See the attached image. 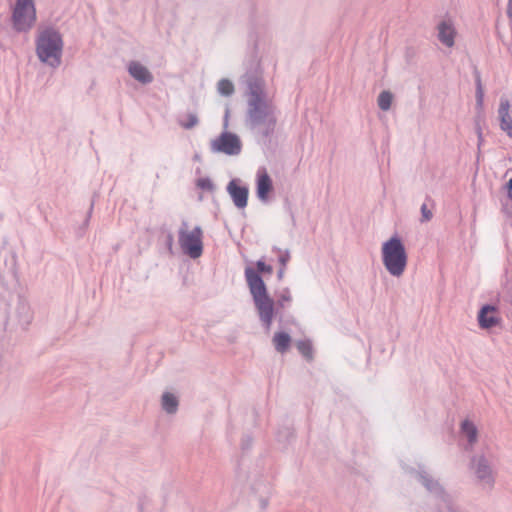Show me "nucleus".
I'll list each match as a JSON object with an SVG mask.
<instances>
[{
    "instance_id": "18",
    "label": "nucleus",
    "mask_w": 512,
    "mask_h": 512,
    "mask_svg": "<svg viewBox=\"0 0 512 512\" xmlns=\"http://www.w3.org/2000/svg\"><path fill=\"white\" fill-rule=\"evenodd\" d=\"M161 404H162L163 410L166 413L175 414L178 410L179 401H178V398L174 394H172L170 392H165L162 395Z\"/></svg>"
},
{
    "instance_id": "6",
    "label": "nucleus",
    "mask_w": 512,
    "mask_h": 512,
    "mask_svg": "<svg viewBox=\"0 0 512 512\" xmlns=\"http://www.w3.org/2000/svg\"><path fill=\"white\" fill-rule=\"evenodd\" d=\"M36 22V9L33 0H16L12 11V24L17 32L29 31Z\"/></svg>"
},
{
    "instance_id": "29",
    "label": "nucleus",
    "mask_w": 512,
    "mask_h": 512,
    "mask_svg": "<svg viewBox=\"0 0 512 512\" xmlns=\"http://www.w3.org/2000/svg\"><path fill=\"white\" fill-rule=\"evenodd\" d=\"M475 130H476V134H477V138H478V149L480 150V147L484 142V138H483L482 128L478 123H476Z\"/></svg>"
},
{
    "instance_id": "23",
    "label": "nucleus",
    "mask_w": 512,
    "mask_h": 512,
    "mask_svg": "<svg viewBox=\"0 0 512 512\" xmlns=\"http://www.w3.org/2000/svg\"><path fill=\"white\" fill-rule=\"evenodd\" d=\"M484 101V90L482 87L481 77L479 73L476 74V105L482 108Z\"/></svg>"
},
{
    "instance_id": "34",
    "label": "nucleus",
    "mask_w": 512,
    "mask_h": 512,
    "mask_svg": "<svg viewBox=\"0 0 512 512\" xmlns=\"http://www.w3.org/2000/svg\"><path fill=\"white\" fill-rule=\"evenodd\" d=\"M167 244H168L169 249H171L172 244H173V236H172V234H168V236H167Z\"/></svg>"
},
{
    "instance_id": "33",
    "label": "nucleus",
    "mask_w": 512,
    "mask_h": 512,
    "mask_svg": "<svg viewBox=\"0 0 512 512\" xmlns=\"http://www.w3.org/2000/svg\"><path fill=\"white\" fill-rule=\"evenodd\" d=\"M92 209H93V205H91V207H90V209H89V212H88V215H87V217H86V219H85V221H84V225H85V226H87V225H88V223H89V219H90V217H91Z\"/></svg>"
},
{
    "instance_id": "19",
    "label": "nucleus",
    "mask_w": 512,
    "mask_h": 512,
    "mask_svg": "<svg viewBox=\"0 0 512 512\" xmlns=\"http://www.w3.org/2000/svg\"><path fill=\"white\" fill-rule=\"evenodd\" d=\"M273 343L277 352L285 353L290 347L291 337L286 332H278L273 337Z\"/></svg>"
},
{
    "instance_id": "25",
    "label": "nucleus",
    "mask_w": 512,
    "mask_h": 512,
    "mask_svg": "<svg viewBox=\"0 0 512 512\" xmlns=\"http://www.w3.org/2000/svg\"><path fill=\"white\" fill-rule=\"evenodd\" d=\"M197 186L203 190L212 191L214 189V184L212 180L208 177L199 178L197 180Z\"/></svg>"
},
{
    "instance_id": "20",
    "label": "nucleus",
    "mask_w": 512,
    "mask_h": 512,
    "mask_svg": "<svg viewBox=\"0 0 512 512\" xmlns=\"http://www.w3.org/2000/svg\"><path fill=\"white\" fill-rule=\"evenodd\" d=\"M297 349L299 353L307 360H313V346L309 340H301L297 342Z\"/></svg>"
},
{
    "instance_id": "13",
    "label": "nucleus",
    "mask_w": 512,
    "mask_h": 512,
    "mask_svg": "<svg viewBox=\"0 0 512 512\" xmlns=\"http://www.w3.org/2000/svg\"><path fill=\"white\" fill-rule=\"evenodd\" d=\"M477 320L479 327L482 329H491L501 322V319L497 316V308L490 304L481 307Z\"/></svg>"
},
{
    "instance_id": "21",
    "label": "nucleus",
    "mask_w": 512,
    "mask_h": 512,
    "mask_svg": "<svg viewBox=\"0 0 512 512\" xmlns=\"http://www.w3.org/2000/svg\"><path fill=\"white\" fill-rule=\"evenodd\" d=\"M393 95L389 91H382L378 96V106L383 111H388L391 107Z\"/></svg>"
},
{
    "instance_id": "12",
    "label": "nucleus",
    "mask_w": 512,
    "mask_h": 512,
    "mask_svg": "<svg viewBox=\"0 0 512 512\" xmlns=\"http://www.w3.org/2000/svg\"><path fill=\"white\" fill-rule=\"evenodd\" d=\"M129 75L142 85H148L154 81L152 72L141 62L133 60L127 64Z\"/></svg>"
},
{
    "instance_id": "26",
    "label": "nucleus",
    "mask_w": 512,
    "mask_h": 512,
    "mask_svg": "<svg viewBox=\"0 0 512 512\" xmlns=\"http://www.w3.org/2000/svg\"><path fill=\"white\" fill-rule=\"evenodd\" d=\"M433 212L431 209L428 208L426 203H423L421 206V222H428L432 219Z\"/></svg>"
},
{
    "instance_id": "10",
    "label": "nucleus",
    "mask_w": 512,
    "mask_h": 512,
    "mask_svg": "<svg viewBox=\"0 0 512 512\" xmlns=\"http://www.w3.org/2000/svg\"><path fill=\"white\" fill-rule=\"evenodd\" d=\"M226 189L238 209H244L247 206L249 189L246 185H241L240 179H232Z\"/></svg>"
},
{
    "instance_id": "31",
    "label": "nucleus",
    "mask_w": 512,
    "mask_h": 512,
    "mask_svg": "<svg viewBox=\"0 0 512 512\" xmlns=\"http://www.w3.org/2000/svg\"><path fill=\"white\" fill-rule=\"evenodd\" d=\"M507 14L508 17L512 20V0H508Z\"/></svg>"
},
{
    "instance_id": "17",
    "label": "nucleus",
    "mask_w": 512,
    "mask_h": 512,
    "mask_svg": "<svg viewBox=\"0 0 512 512\" xmlns=\"http://www.w3.org/2000/svg\"><path fill=\"white\" fill-rule=\"evenodd\" d=\"M461 432L467 437L468 445L466 450H471L473 445L477 442L478 430L475 424L466 419L461 423Z\"/></svg>"
},
{
    "instance_id": "22",
    "label": "nucleus",
    "mask_w": 512,
    "mask_h": 512,
    "mask_svg": "<svg viewBox=\"0 0 512 512\" xmlns=\"http://www.w3.org/2000/svg\"><path fill=\"white\" fill-rule=\"evenodd\" d=\"M217 91L222 96H231L234 93V85L228 79H221L217 84Z\"/></svg>"
},
{
    "instance_id": "35",
    "label": "nucleus",
    "mask_w": 512,
    "mask_h": 512,
    "mask_svg": "<svg viewBox=\"0 0 512 512\" xmlns=\"http://www.w3.org/2000/svg\"><path fill=\"white\" fill-rule=\"evenodd\" d=\"M279 259H280L281 263H282L283 265H285V264H286V262H287L290 258L282 257V258H279Z\"/></svg>"
},
{
    "instance_id": "36",
    "label": "nucleus",
    "mask_w": 512,
    "mask_h": 512,
    "mask_svg": "<svg viewBox=\"0 0 512 512\" xmlns=\"http://www.w3.org/2000/svg\"><path fill=\"white\" fill-rule=\"evenodd\" d=\"M264 488H265L267 494H270V486H269V484H265Z\"/></svg>"
},
{
    "instance_id": "14",
    "label": "nucleus",
    "mask_w": 512,
    "mask_h": 512,
    "mask_svg": "<svg viewBox=\"0 0 512 512\" xmlns=\"http://www.w3.org/2000/svg\"><path fill=\"white\" fill-rule=\"evenodd\" d=\"M498 118L500 121L501 130L505 132L508 137L512 138V116L510 114V102L506 98L500 99Z\"/></svg>"
},
{
    "instance_id": "16",
    "label": "nucleus",
    "mask_w": 512,
    "mask_h": 512,
    "mask_svg": "<svg viewBox=\"0 0 512 512\" xmlns=\"http://www.w3.org/2000/svg\"><path fill=\"white\" fill-rule=\"evenodd\" d=\"M383 262L391 275L399 277L407 265V258H383Z\"/></svg>"
},
{
    "instance_id": "1",
    "label": "nucleus",
    "mask_w": 512,
    "mask_h": 512,
    "mask_svg": "<svg viewBox=\"0 0 512 512\" xmlns=\"http://www.w3.org/2000/svg\"><path fill=\"white\" fill-rule=\"evenodd\" d=\"M244 78L245 126L258 143L268 145L277 130L278 109L273 97L266 90L262 77L251 73Z\"/></svg>"
},
{
    "instance_id": "2",
    "label": "nucleus",
    "mask_w": 512,
    "mask_h": 512,
    "mask_svg": "<svg viewBox=\"0 0 512 512\" xmlns=\"http://www.w3.org/2000/svg\"><path fill=\"white\" fill-rule=\"evenodd\" d=\"M64 41L54 27L39 28L35 38V52L39 61L51 68H58L62 62Z\"/></svg>"
},
{
    "instance_id": "8",
    "label": "nucleus",
    "mask_w": 512,
    "mask_h": 512,
    "mask_svg": "<svg viewBox=\"0 0 512 512\" xmlns=\"http://www.w3.org/2000/svg\"><path fill=\"white\" fill-rule=\"evenodd\" d=\"M210 150L213 153L236 156L241 153L242 142L235 133L224 131L217 138L211 140Z\"/></svg>"
},
{
    "instance_id": "30",
    "label": "nucleus",
    "mask_w": 512,
    "mask_h": 512,
    "mask_svg": "<svg viewBox=\"0 0 512 512\" xmlns=\"http://www.w3.org/2000/svg\"><path fill=\"white\" fill-rule=\"evenodd\" d=\"M259 503L262 510L266 509L268 506V497H260Z\"/></svg>"
},
{
    "instance_id": "24",
    "label": "nucleus",
    "mask_w": 512,
    "mask_h": 512,
    "mask_svg": "<svg viewBox=\"0 0 512 512\" xmlns=\"http://www.w3.org/2000/svg\"><path fill=\"white\" fill-rule=\"evenodd\" d=\"M198 117L196 114L189 113L184 120H180L179 124L185 129H192L198 124Z\"/></svg>"
},
{
    "instance_id": "3",
    "label": "nucleus",
    "mask_w": 512,
    "mask_h": 512,
    "mask_svg": "<svg viewBox=\"0 0 512 512\" xmlns=\"http://www.w3.org/2000/svg\"><path fill=\"white\" fill-rule=\"evenodd\" d=\"M245 276L259 319L265 329L269 330L274 317V302L267 293L262 277L258 275L254 268L247 267Z\"/></svg>"
},
{
    "instance_id": "27",
    "label": "nucleus",
    "mask_w": 512,
    "mask_h": 512,
    "mask_svg": "<svg viewBox=\"0 0 512 512\" xmlns=\"http://www.w3.org/2000/svg\"><path fill=\"white\" fill-rule=\"evenodd\" d=\"M291 301V295L288 289H285L279 296L277 305L281 308H284L285 303H289Z\"/></svg>"
},
{
    "instance_id": "9",
    "label": "nucleus",
    "mask_w": 512,
    "mask_h": 512,
    "mask_svg": "<svg viewBox=\"0 0 512 512\" xmlns=\"http://www.w3.org/2000/svg\"><path fill=\"white\" fill-rule=\"evenodd\" d=\"M436 32L437 39L442 45L447 48H452L455 45L458 32L455 21L451 17L441 19L436 26Z\"/></svg>"
},
{
    "instance_id": "15",
    "label": "nucleus",
    "mask_w": 512,
    "mask_h": 512,
    "mask_svg": "<svg viewBox=\"0 0 512 512\" xmlns=\"http://www.w3.org/2000/svg\"><path fill=\"white\" fill-rule=\"evenodd\" d=\"M382 256H406L404 245L398 237H392L382 247Z\"/></svg>"
},
{
    "instance_id": "37",
    "label": "nucleus",
    "mask_w": 512,
    "mask_h": 512,
    "mask_svg": "<svg viewBox=\"0 0 512 512\" xmlns=\"http://www.w3.org/2000/svg\"><path fill=\"white\" fill-rule=\"evenodd\" d=\"M228 116V110L226 111V117ZM224 127L227 128V120L225 121Z\"/></svg>"
},
{
    "instance_id": "5",
    "label": "nucleus",
    "mask_w": 512,
    "mask_h": 512,
    "mask_svg": "<svg viewBox=\"0 0 512 512\" xmlns=\"http://www.w3.org/2000/svg\"><path fill=\"white\" fill-rule=\"evenodd\" d=\"M178 243L187 256H201L203 252V232L199 226L190 228L183 221L178 231Z\"/></svg>"
},
{
    "instance_id": "11",
    "label": "nucleus",
    "mask_w": 512,
    "mask_h": 512,
    "mask_svg": "<svg viewBox=\"0 0 512 512\" xmlns=\"http://www.w3.org/2000/svg\"><path fill=\"white\" fill-rule=\"evenodd\" d=\"M273 191V182L265 167H260L256 173V195L261 202H267Z\"/></svg>"
},
{
    "instance_id": "28",
    "label": "nucleus",
    "mask_w": 512,
    "mask_h": 512,
    "mask_svg": "<svg viewBox=\"0 0 512 512\" xmlns=\"http://www.w3.org/2000/svg\"><path fill=\"white\" fill-rule=\"evenodd\" d=\"M257 269L255 270L258 274L259 273H271L272 267L270 265H267L265 262L259 260L256 264Z\"/></svg>"
},
{
    "instance_id": "32",
    "label": "nucleus",
    "mask_w": 512,
    "mask_h": 512,
    "mask_svg": "<svg viewBox=\"0 0 512 512\" xmlns=\"http://www.w3.org/2000/svg\"><path fill=\"white\" fill-rule=\"evenodd\" d=\"M508 197L512 201V178L508 182Z\"/></svg>"
},
{
    "instance_id": "4",
    "label": "nucleus",
    "mask_w": 512,
    "mask_h": 512,
    "mask_svg": "<svg viewBox=\"0 0 512 512\" xmlns=\"http://www.w3.org/2000/svg\"><path fill=\"white\" fill-rule=\"evenodd\" d=\"M469 469L474 474L477 483L483 488L491 490L494 487L496 471L491 454L481 453L473 455L470 459Z\"/></svg>"
},
{
    "instance_id": "7",
    "label": "nucleus",
    "mask_w": 512,
    "mask_h": 512,
    "mask_svg": "<svg viewBox=\"0 0 512 512\" xmlns=\"http://www.w3.org/2000/svg\"><path fill=\"white\" fill-rule=\"evenodd\" d=\"M418 479L421 484L431 493L439 498V512H461L459 507L454 503L453 498L447 494L440 483L435 480L426 471L418 472Z\"/></svg>"
}]
</instances>
